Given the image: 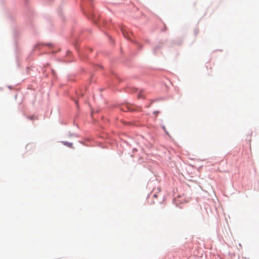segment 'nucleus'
Listing matches in <instances>:
<instances>
[{"instance_id":"obj_1","label":"nucleus","mask_w":259,"mask_h":259,"mask_svg":"<svg viewBox=\"0 0 259 259\" xmlns=\"http://www.w3.org/2000/svg\"><path fill=\"white\" fill-rule=\"evenodd\" d=\"M121 31L123 36L127 39H130L129 34L128 33L127 30L125 28H122Z\"/></svg>"},{"instance_id":"obj_2","label":"nucleus","mask_w":259,"mask_h":259,"mask_svg":"<svg viewBox=\"0 0 259 259\" xmlns=\"http://www.w3.org/2000/svg\"><path fill=\"white\" fill-rule=\"evenodd\" d=\"M122 109L124 111H132V108L128 105H126L125 106H123L122 108Z\"/></svg>"},{"instance_id":"obj_3","label":"nucleus","mask_w":259,"mask_h":259,"mask_svg":"<svg viewBox=\"0 0 259 259\" xmlns=\"http://www.w3.org/2000/svg\"><path fill=\"white\" fill-rule=\"evenodd\" d=\"M64 144L67 145L69 147H71L72 145L71 143H64Z\"/></svg>"},{"instance_id":"obj_4","label":"nucleus","mask_w":259,"mask_h":259,"mask_svg":"<svg viewBox=\"0 0 259 259\" xmlns=\"http://www.w3.org/2000/svg\"><path fill=\"white\" fill-rule=\"evenodd\" d=\"M142 93H140L139 94L138 96V98H142Z\"/></svg>"},{"instance_id":"obj_5","label":"nucleus","mask_w":259,"mask_h":259,"mask_svg":"<svg viewBox=\"0 0 259 259\" xmlns=\"http://www.w3.org/2000/svg\"><path fill=\"white\" fill-rule=\"evenodd\" d=\"M195 34H197L198 33V29H196L195 31Z\"/></svg>"},{"instance_id":"obj_6","label":"nucleus","mask_w":259,"mask_h":259,"mask_svg":"<svg viewBox=\"0 0 259 259\" xmlns=\"http://www.w3.org/2000/svg\"><path fill=\"white\" fill-rule=\"evenodd\" d=\"M158 113H159V112H158V111H155V112H154V114H157Z\"/></svg>"}]
</instances>
